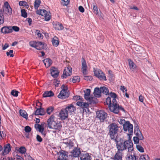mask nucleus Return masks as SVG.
Wrapping results in <instances>:
<instances>
[{"instance_id": "1", "label": "nucleus", "mask_w": 160, "mask_h": 160, "mask_svg": "<svg viewBox=\"0 0 160 160\" xmlns=\"http://www.w3.org/2000/svg\"><path fill=\"white\" fill-rule=\"evenodd\" d=\"M128 140H124L122 138H120L119 140L116 139L114 140L116 143V148L118 151H121L128 149L129 152L132 151L133 150V144L131 139V138H129Z\"/></svg>"}, {"instance_id": "2", "label": "nucleus", "mask_w": 160, "mask_h": 160, "mask_svg": "<svg viewBox=\"0 0 160 160\" xmlns=\"http://www.w3.org/2000/svg\"><path fill=\"white\" fill-rule=\"evenodd\" d=\"M105 103L108 105L110 111L115 114H118L120 110L125 112V110L122 106H119L117 103H113L112 101L111 102V98L109 97L106 99Z\"/></svg>"}, {"instance_id": "3", "label": "nucleus", "mask_w": 160, "mask_h": 160, "mask_svg": "<svg viewBox=\"0 0 160 160\" xmlns=\"http://www.w3.org/2000/svg\"><path fill=\"white\" fill-rule=\"evenodd\" d=\"M120 127L114 123H111L108 126V129L109 132L108 135L112 140H114L116 139L118 133L120 132Z\"/></svg>"}, {"instance_id": "4", "label": "nucleus", "mask_w": 160, "mask_h": 160, "mask_svg": "<svg viewBox=\"0 0 160 160\" xmlns=\"http://www.w3.org/2000/svg\"><path fill=\"white\" fill-rule=\"evenodd\" d=\"M87 66L86 62L83 58H82V73L84 75V79L87 81H91L92 79V77L91 76H86L88 73Z\"/></svg>"}, {"instance_id": "5", "label": "nucleus", "mask_w": 160, "mask_h": 160, "mask_svg": "<svg viewBox=\"0 0 160 160\" xmlns=\"http://www.w3.org/2000/svg\"><path fill=\"white\" fill-rule=\"evenodd\" d=\"M123 129L125 132H128L127 133L129 138H131V136L132 135L133 133V127L129 121H127L126 124L123 125Z\"/></svg>"}, {"instance_id": "6", "label": "nucleus", "mask_w": 160, "mask_h": 160, "mask_svg": "<svg viewBox=\"0 0 160 160\" xmlns=\"http://www.w3.org/2000/svg\"><path fill=\"white\" fill-rule=\"evenodd\" d=\"M61 88L62 90L58 95V97L63 99L68 98L69 96V93L67 87H65L64 85H62Z\"/></svg>"}, {"instance_id": "7", "label": "nucleus", "mask_w": 160, "mask_h": 160, "mask_svg": "<svg viewBox=\"0 0 160 160\" xmlns=\"http://www.w3.org/2000/svg\"><path fill=\"white\" fill-rule=\"evenodd\" d=\"M73 140L70 139V138L63 139L62 143L64 144L66 146L70 149L74 147V144L73 142Z\"/></svg>"}, {"instance_id": "8", "label": "nucleus", "mask_w": 160, "mask_h": 160, "mask_svg": "<svg viewBox=\"0 0 160 160\" xmlns=\"http://www.w3.org/2000/svg\"><path fill=\"white\" fill-rule=\"evenodd\" d=\"M97 117L98 118L101 122L104 121L106 118L107 114L104 111L100 110L97 112Z\"/></svg>"}, {"instance_id": "9", "label": "nucleus", "mask_w": 160, "mask_h": 160, "mask_svg": "<svg viewBox=\"0 0 160 160\" xmlns=\"http://www.w3.org/2000/svg\"><path fill=\"white\" fill-rule=\"evenodd\" d=\"M95 75L100 80H106L104 73L100 70H96L94 71Z\"/></svg>"}, {"instance_id": "10", "label": "nucleus", "mask_w": 160, "mask_h": 160, "mask_svg": "<svg viewBox=\"0 0 160 160\" xmlns=\"http://www.w3.org/2000/svg\"><path fill=\"white\" fill-rule=\"evenodd\" d=\"M72 74V68L70 67L66 68L64 69L62 78H66L68 76H70Z\"/></svg>"}, {"instance_id": "11", "label": "nucleus", "mask_w": 160, "mask_h": 160, "mask_svg": "<svg viewBox=\"0 0 160 160\" xmlns=\"http://www.w3.org/2000/svg\"><path fill=\"white\" fill-rule=\"evenodd\" d=\"M123 156V153L121 151H117L113 157L111 158L113 160H122V157Z\"/></svg>"}, {"instance_id": "12", "label": "nucleus", "mask_w": 160, "mask_h": 160, "mask_svg": "<svg viewBox=\"0 0 160 160\" xmlns=\"http://www.w3.org/2000/svg\"><path fill=\"white\" fill-rule=\"evenodd\" d=\"M59 116L62 120H64L68 117V112L64 109H62L59 112Z\"/></svg>"}, {"instance_id": "13", "label": "nucleus", "mask_w": 160, "mask_h": 160, "mask_svg": "<svg viewBox=\"0 0 160 160\" xmlns=\"http://www.w3.org/2000/svg\"><path fill=\"white\" fill-rule=\"evenodd\" d=\"M71 155L73 157H78L81 153L79 148H75L72 151Z\"/></svg>"}, {"instance_id": "14", "label": "nucleus", "mask_w": 160, "mask_h": 160, "mask_svg": "<svg viewBox=\"0 0 160 160\" xmlns=\"http://www.w3.org/2000/svg\"><path fill=\"white\" fill-rule=\"evenodd\" d=\"M134 133L137 136L139 137L140 140H142L143 139L144 137L139 130L138 126H137L135 127Z\"/></svg>"}, {"instance_id": "15", "label": "nucleus", "mask_w": 160, "mask_h": 160, "mask_svg": "<svg viewBox=\"0 0 160 160\" xmlns=\"http://www.w3.org/2000/svg\"><path fill=\"white\" fill-rule=\"evenodd\" d=\"M48 125L49 128H51L55 125L56 122L54 120V116L52 115L48 119L47 121Z\"/></svg>"}, {"instance_id": "16", "label": "nucleus", "mask_w": 160, "mask_h": 160, "mask_svg": "<svg viewBox=\"0 0 160 160\" xmlns=\"http://www.w3.org/2000/svg\"><path fill=\"white\" fill-rule=\"evenodd\" d=\"M59 71L57 68L52 67L51 69V76L54 78H57L59 75Z\"/></svg>"}, {"instance_id": "17", "label": "nucleus", "mask_w": 160, "mask_h": 160, "mask_svg": "<svg viewBox=\"0 0 160 160\" xmlns=\"http://www.w3.org/2000/svg\"><path fill=\"white\" fill-rule=\"evenodd\" d=\"M2 33L4 34H7L11 33L12 30L11 29V26H4L1 29Z\"/></svg>"}, {"instance_id": "18", "label": "nucleus", "mask_w": 160, "mask_h": 160, "mask_svg": "<svg viewBox=\"0 0 160 160\" xmlns=\"http://www.w3.org/2000/svg\"><path fill=\"white\" fill-rule=\"evenodd\" d=\"M76 104L80 107L81 108H82L84 110L88 108L89 104L87 103L78 101Z\"/></svg>"}, {"instance_id": "19", "label": "nucleus", "mask_w": 160, "mask_h": 160, "mask_svg": "<svg viewBox=\"0 0 160 160\" xmlns=\"http://www.w3.org/2000/svg\"><path fill=\"white\" fill-rule=\"evenodd\" d=\"M4 10L5 12L10 14H12V9L8 2H6L4 3Z\"/></svg>"}, {"instance_id": "20", "label": "nucleus", "mask_w": 160, "mask_h": 160, "mask_svg": "<svg viewBox=\"0 0 160 160\" xmlns=\"http://www.w3.org/2000/svg\"><path fill=\"white\" fill-rule=\"evenodd\" d=\"M45 113V112L43 108L40 106V108H37L34 112V114L36 115H43Z\"/></svg>"}, {"instance_id": "21", "label": "nucleus", "mask_w": 160, "mask_h": 160, "mask_svg": "<svg viewBox=\"0 0 160 160\" xmlns=\"http://www.w3.org/2000/svg\"><path fill=\"white\" fill-rule=\"evenodd\" d=\"M64 109L68 112V113L69 112L71 113L76 110L75 107H74L72 104L68 105Z\"/></svg>"}, {"instance_id": "22", "label": "nucleus", "mask_w": 160, "mask_h": 160, "mask_svg": "<svg viewBox=\"0 0 160 160\" xmlns=\"http://www.w3.org/2000/svg\"><path fill=\"white\" fill-rule=\"evenodd\" d=\"M101 88H99L96 87L95 88L93 94L94 96L97 98H99L101 96Z\"/></svg>"}, {"instance_id": "23", "label": "nucleus", "mask_w": 160, "mask_h": 160, "mask_svg": "<svg viewBox=\"0 0 160 160\" xmlns=\"http://www.w3.org/2000/svg\"><path fill=\"white\" fill-rule=\"evenodd\" d=\"M67 152L64 151H62L59 154L58 158L68 159V156Z\"/></svg>"}, {"instance_id": "24", "label": "nucleus", "mask_w": 160, "mask_h": 160, "mask_svg": "<svg viewBox=\"0 0 160 160\" xmlns=\"http://www.w3.org/2000/svg\"><path fill=\"white\" fill-rule=\"evenodd\" d=\"M62 127L61 125L59 123H56L51 128L52 129L55 130V131H53L54 132H59L61 129Z\"/></svg>"}, {"instance_id": "25", "label": "nucleus", "mask_w": 160, "mask_h": 160, "mask_svg": "<svg viewBox=\"0 0 160 160\" xmlns=\"http://www.w3.org/2000/svg\"><path fill=\"white\" fill-rule=\"evenodd\" d=\"M43 62L46 68L49 67L52 63V60L49 58H47L44 59L43 60Z\"/></svg>"}, {"instance_id": "26", "label": "nucleus", "mask_w": 160, "mask_h": 160, "mask_svg": "<svg viewBox=\"0 0 160 160\" xmlns=\"http://www.w3.org/2000/svg\"><path fill=\"white\" fill-rule=\"evenodd\" d=\"M52 43L53 45L55 47H57L59 44L58 38L56 36H54L52 39Z\"/></svg>"}, {"instance_id": "27", "label": "nucleus", "mask_w": 160, "mask_h": 160, "mask_svg": "<svg viewBox=\"0 0 160 160\" xmlns=\"http://www.w3.org/2000/svg\"><path fill=\"white\" fill-rule=\"evenodd\" d=\"M54 94L51 91H47L44 92L43 94V96L44 98L51 97L53 96Z\"/></svg>"}, {"instance_id": "28", "label": "nucleus", "mask_w": 160, "mask_h": 160, "mask_svg": "<svg viewBox=\"0 0 160 160\" xmlns=\"http://www.w3.org/2000/svg\"><path fill=\"white\" fill-rule=\"evenodd\" d=\"M54 28L56 29L61 30L63 29V27L62 24L59 22H57L55 25H54Z\"/></svg>"}, {"instance_id": "29", "label": "nucleus", "mask_w": 160, "mask_h": 160, "mask_svg": "<svg viewBox=\"0 0 160 160\" xmlns=\"http://www.w3.org/2000/svg\"><path fill=\"white\" fill-rule=\"evenodd\" d=\"M44 43L42 42H37L36 48L38 50H41L43 48Z\"/></svg>"}, {"instance_id": "30", "label": "nucleus", "mask_w": 160, "mask_h": 160, "mask_svg": "<svg viewBox=\"0 0 160 160\" xmlns=\"http://www.w3.org/2000/svg\"><path fill=\"white\" fill-rule=\"evenodd\" d=\"M19 113L20 115L23 118L26 119H28V114L25 110L20 109L19 110Z\"/></svg>"}, {"instance_id": "31", "label": "nucleus", "mask_w": 160, "mask_h": 160, "mask_svg": "<svg viewBox=\"0 0 160 160\" xmlns=\"http://www.w3.org/2000/svg\"><path fill=\"white\" fill-rule=\"evenodd\" d=\"M81 160H91V157L88 153L83 154L80 158Z\"/></svg>"}, {"instance_id": "32", "label": "nucleus", "mask_w": 160, "mask_h": 160, "mask_svg": "<svg viewBox=\"0 0 160 160\" xmlns=\"http://www.w3.org/2000/svg\"><path fill=\"white\" fill-rule=\"evenodd\" d=\"M100 88L101 92L106 95L109 94V91L108 88L105 87H101Z\"/></svg>"}, {"instance_id": "33", "label": "nucleus", "mask_w": 160, "mask_h": 160, "mask_svg": "<svg viewBox=\"0 0 160 160\" xmlns=\"http://www.w3.org/2000/svg\"><path fill=\"white\" fill-rule=\"evenodd\" d=\"M129 64L130 69L132 71H134L136 65L131 60H129Z\"/></svg>"}, {"instance_id": "34", "label": "nucleus", "mask_w": 160, "mask_h": 160, "mask_svg": "<svg viewBox=\"0 0 160 160\" xmlns=\"http://www.w3.org/2000/svg\"><path fill=\"white\" fill-rule=\"evenodd\" d=\"M10 145L9 143H8L4 146V152L6 154H8L11 151Z\"/></svg>"}, {"instance_id": "35", "label": "nucleus", "mask_w": 160, "mask_h": 160, "mask_svg": "<svg viewBox=\"0 0 160 160\" xmlns=\"http://www.w3.org/2000/svg\"><path fill=\"white\" fill-rule=\"evenodd\" d=\"M110 96L111 97V98L112 99V102L113 103H117V102L116 99V98L117 97L116 94L114 92H111L110 93Z\"/></svg>"}, {"instance_id": "36", "label": "nucleus", "mask_w": 160, "mask_h": 160, "mask_svg": "<svg viewBox=\"0 0 160 160\" xmlns=\"http://www.w3.org/2000/svg\"><path fill=\"white\" fill-rule=\"evenodd\" d=\"M48 12L44 9H40L37 11V13L38 14L42 16L45 15Z\"/></svg>"}, {"instance_id": "37", "label": "nucleus", "mask_w": 160, "mask_h": 160, "mask_svg": "<svg viewBox=\"0 0 160 160\" xmlns=\"http://www.w3.org/2000/svg\"><path fill=\"white\" fill-rule=\"evenodd\" d=\"M126 160H136V157L134 155L128 154L126 157Z\"/></svg>"}, {"instance_id": "38", "label": "nucleus", "mask_w": 160, "mask_h": 160, "mask_svg": "<svg viewBox=\"0 0 160 160\" xmlns=\"http://www.w3.org/2000/svg\"><path fill=\"white\" fill-rule=\"evenodd\" d=\"M80 80V78L78 76H74L72 79H70V81L73 83H75L76 82H79Z\"/></svg>"}, {"instance_id": "39", "label": "nucleus", "mask_w": 160, "mask_h": 160, "mask_svg": "<svg viewBox=\"0 0 160 160\" xmlns=\"http://www.w3.org/2000/svg\"><path fill=\"white\" fill-rule=\"evenodd\" d=\"M139 160H149L148 156L146 154L141 156Z\"/></svg>"}, {"instance_id": "40", "label": "nucleus", "mask_w": 160, "mask_h": 160, "mask_svg": "<svg viewBox=\"0 0 160 160\" xmlns=\"http://www.w3.org/2000/svg\"><path fill=\"white\" fill-rule=\"evenodd\" d=\"M43 16L44 17L45 20L46 21H49L51 18V15L49 12H47Z\"/></svg>"}, {"instance_id": "41", "label": "nucleus", "mask_w": 160, "mask_h": 160, "mask_svg": "<svg viewBox=\"0 0 160 160\" xmlns=\"http://www.w3.org/2000/svg\"><path fill=\"white\" fill-rule=\"evenodd\" d=\"M54 110V108L53 107L50 106L47 108L46 112L48 114H50L51 112Z\"/></svg>"}, {"instance_id": "42", "label": "nucleus", "mask_w": 160, "mask_h": 160, "mask_svg": "<svg viewBox=\"0 0 160 160\" xmlns=\"http://www.w3.org/2000/svg\"><path fill=\"white\" fill-rule=\"evenodd\" d=\"M40 0H35L34 4L35 8L37 9L40 5Z\"/></svg>"}, {"instance_id": "43", "label": "nucleus", "mask_w": 160, "mask_h": 160, "mask_svg": "<svg viewBox=\"0 0 160 160\" xmlns=\"http://www.w3.org/2000/svg\"><path fill=\"white\" fill-rule=\"evenodd\" d=\"M21 16L22 17L26 18L27 16V14L25 9H22L21 10Z\"/></svg>"}, {"instance_id": "44", "label": "nucleus", "mask_w": 160, "mask_h": 160, "mask_svg": "<svg viewBox=\"0 0 160 160\" xmlns=\"http://www.w3.org/2000/svg\"><path fill=\"white\" fill-rule=\"evenodd\" d=\"M18 151L21 153L24 154L26 152V149L24 147H21L19 148Z\"/></svg>"}, {"instance_id": "45", "label": "nucleus", "mask_w": 160, "mask_h": 160, "mask_svg": "<svg viewBox=\"0 0 160 160\" xmlns=\"http://www.w3.org/2000/svg\"><path fill=\"white\" fill-rule=\"evenodd\" d=\"M93 8L94 13L98 15L99 16V13H98V10L97 7L95 5H93Z\"/></svg>"}, {"instance_id": "46", "label": "nucleus", "mask_w": 160, "mask_h": 160, "mask_svg": "<svg viewBox=\"0 0 160 160\" xmlns=\"http://www.w3.org/2000/svg\"><path fill=\"white\" fill-rule=\"evenodd\" d=\"M3 14L2 11L1 10H0V24L3 23Z\"/></svg>"}, {"instance_id": "47", "label": "nucleus", "mask_w": 160, "mask_h": 160, "mask_svg": "<svg viewBox=\"0 0 160 160\" xmlns=\"http://www.w3.org/2000/svg\"><path fill=\"white\" fill-rule=\"evenodd\" d=\"M136 148L140 152H144L143 148L140 145H137Z\"/></svg>"}, {"instance_id": "48", "label": "nucleus", "mask_w": 160, "mask_h": 160, "mask_svg": "<svg viewBox=\"0 0 160 160\" xmlns=\"http://www.w3.org/2000/svg\"><path fill=\"white\" fill-rule=\"evenodd\" d=\"M63 2H62L61 4L63 6L68 5L70 2V0H62Z\"/></svg>"}, {"instance_id": "49", "label": "nucleus", "mask_w": 160, "mask_h": 160, "mask_svg": "<svg viewBox=\"0 0 160 160\" xmlns=\"http://www.w3.org/2000/svg\"><path fill=\"white\" fill-rule=\"evenodd\" d=\"M139 140H140L139 137L136 136V137H134L133 138L134 143L136 144L138 143Z\"/></svg>"}, {"instance_id": "50", "label": "nucleus", "mask_w": 160, "mask_h": 160, "mask_svg": "<svg viewBox=\"0 0 160 160\" xmlns=\"http://www.w3.org/2000/svg\"><path fill=\"white\" fill-rule=\"evenodd\" d=\"M18 93L19 92L17 91L12 90L11 92V94L14 96L17 97Z\"/></svg>"}, {"instance_id": "51", "label": "nucleus", "mask_w": 160, "mask_h": 160, "mask_svg": "<svg viewBox=\"0 0 160 160\" xmlns=\"http://www.w3.org/2000/svg\"><path fill=\"white\" fill-rule=\"evenodd\" d=\"M37 44V42L32 41H31L29 42V44L32 47L34 48H36V45Z\"/></svg>"}, {"instance_id": "52", "label": "nucleus", "mask_w": 160, "mask_h": 160, "mask_svg": "<svg viewBox=\"0 0 160 160\" xmlns=\"http://www.w3.org/2000/svg\"><path fill=\"white\" fill-rule=\"evenodd\" d=\"M13 50H10L9 52H7L6 53V54L7 56H8L9 55L10 56V57H12L14 56V55L12 53L13 52Z\"/></svg>"}, {"instance_id": "53", "label": "nucleus", "mask_w": 160, "mask_h": 160, "mask_svg": "<svg viewBox=\"0 0 160 160\" xmlns=\"http://www.w3.org/2000/svg\"><path fill=\"white\" fill-rule=\"evenodd\" d=\"M11 30L13 31V30L15 32H18L19 30V28L16 26H13L12 27L11 26Z\"/></svg>"}, {"instance_id": "54", "label": "nucleus", "mask_w": 160, "mask_h": 160, "mask_svg": "<svg viewBox=\"0 0 160 160\" xmlns=\"http://www.w3.org/2000/svg\"><path fill=\"white\" fill-rule=\"evenodd\" d=\"M118 122L121 124L124 125L126 123V121L123 119L121 118L118 120Z\"/></svg>"}, {"instance_id": "55", "label": "nucleus", "mask_w": 160, "mask_h": 160, "mask_svg": "<svg viewBox=\"0 0 160 160\" xmlns=\"http://www.w3.org/2000/svg\"><path fill=\"white\" fill-rule=\"evenodd\" d=\"M24 130L26 132L28 133L31 131V128L29 126H27L25 127Z\"/></svg>"}, {"instance_id": "56", "label": "nucleus", "mask_w": 160, "mask_h": 160, "mask_svg": "<svg viewBox=\"0 0 160 160\" xmlns=\"http://www.w3.org/2000/svg\"><path fill=\"white\" fill-rule=\"evenodd\" d=\"M53 84L56 87H58L60 84V81L57 79H54L53 81Z\"/></svg>"}, {"instance_id": "57", "label": "nucleus", "mask_w": 160, "mask_h": 160, "mask_svg": "<svg viewBox=\"0 0 160 160\" xmlns=\"http://www.w3.org/2000/svg\"><path fill=\"white\" fill-rule=\"evenodd\" d=\"M36 33L38 37L42 38L43 37V35L41 33H40V31L39 30H36Z\"/></svg>"}, {"instance_id": "58", "label": "nucleus", "mask_w": 160, "mask_h": 160, "mask_svg": "<svg viewBox=\"0 0 160 160\" xmlns=\"http://www.w3.org/2000/svg\"><path fill=\"white\" fill-rule=\"evenodd\" d=\"M97 39L99 42H102L104 41L103 37L102 36H99L98 37Z\"/></svg>"}, {"instance_id": "59", "label": "nucleus", "mask_w": 160, "mask_h": 160, "mask_svg": "<svg viewBox=\"0 0 160 160\" xmlns=\"http://www.w3.org/2000/svg\"><path fill=\"white\" fill-rule=\"evenodd\" d=\"M80 99H82V98L79 96H76L73 97V100L76 101L79 100Z\"/></svg>"}, {"instance_id": "60", "label": "nucleus", "mask_w": 160, "mask_h": 160, "mask_svg": "<svg viewBox=\"0 0 160 160\" xmlns=\"http://www.w3.org/2000/svg\"><path fill=\"white\" fill-rule=\"evenodd\" d=\"M36 139L38 141L41 142L42 141V139L41 137V136L38 135H37L36 137Z\"/></svg>"}, {"instance_id": "61", "label": "nucleus", "mask_w": 160, "mask_h": 160, "mask_svg": "<svg viewBox=\"0 0 160 160\" xmlns=\"http://www.w3.org/2000/svg\"><path fill=\"white\" fill-rule=\"evenodd\" d=\"M19 5L20 6H25L27 3L25 1H20L19 3Z\"/></svg>"}, {"instance_id": "62", "label": "nucleus", "mask_w": 160, "mask_h": 160, "mask_svg": "<svg viewBox=\"0 0 160 160\" xmlns=\"http://www.w3.org/2000/svg\"><path fill=\"white\" fill-rule=\"evenodd\" d=\"M91 91L89 89H87L86 92H84V95L90 96Z\"/></svg>"}, {"instance_id": "63", "label": "nucleus", "mask_w": 160, "mask_h": 160, "mask_svg": "<svg viewBox=\"0 0 160 160\" xmlns=\"http://www.w3.org/2000/svg\"><path fill=\"white\" fill-rule=\"evenodd\" d=\"M78 9L81 12H84V8L81 6H80L79 7Z\"/></svg>"}, {"instance_id": "64", "label": "nucleus", "mask_w": 160, "mask_h": 160, "mask_svg": "<svg viewBox=\"0 0 160 160\" xmlns=\"http://www.w3.org/2000/svg\"><path fill=\"white\" fill-rule=\"evenodd\" d=\"M9 46L8 44L7 43H6L4 46H2V50H4L7 48Z\"/></svg>"}]
</instances>
